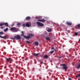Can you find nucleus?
Wrapping results in <instances>:
<instances>
[{"instance_id": "f257e3e1", "label": "nucleus", "mask_w": 80, "mask_h": 80, "mask_svg": "<svg viewBox=\"0 0 80 80\" xmlns=\"http://www.w3.org/2000/svg\"><path fill=\"white\" fill-rule=\"evenodd\" d=\"M10 30H11V31L13 32H18V29L15 27L11 28L10 29Z\"/></svg>"}, {"instance_id": "f03ea898", "label": "nucleus", "mask_w": 80, "mask_h": 80, "mask_svg": "<svg viewBox=\"0 0 80 80\" xmlns=\"http://www.w3.org/2000/svg\"><path fill=\"white\" fill-rule=\"evenodd\" d=\"M62 66L63 67L62 69L63 70H67L68 67L65 64H62Z\"/></svg>"}, {"instance_id": "7ed1b4c3", "label": "nucleus", "mask_w": 80, "mask_h": 80, "mask_svg": "<svg viewBox=\"0 0 80 80\" xmlns=\"http://www.w3.org/2000/svg\"><path fill=\"white\" fill-rule=\"evenodd\" d=\"M14 38H15L16 40H20L21 39V37L20 35H17L16 36H14Z\"/></svg>"}, {"instance_id": "20e7f679", "label": "nucleus", "mask_w": 80, "mask_h": 80, "mask_svg": "<svg viewBox=\"0 0 80 80\" xmlns=\"http://www.w3.org/2000/svg\"><path fill=\"white\" fill-rule=\"evenodd\" d=\"M36 23L38 26H40V27H43V24L41 22H37Z\"/></svg>"}, {"instance_id": "39448f33", "label": "nucleus", "mask_w": 80, "mask_h": 80, "mask_svg": "<svg viewBox=\"0 0 80 80\" xmlns=\"http://www.w3.org/2000/svg\"><path fill=\"white\" fill-rule=\"evenodd\" d=\"M38 21L40 22H45L46 21V20L43 18L42 19H38Z\"/></svg>"}, {"instance_id": "423d86ee", "label": "nucleus", "mask_w": 80, "mask_h": 80, "mask_svg": "<svg viewBox=\"0 0 80 80\" xmlns=\"http://www.w3.org/2000/svg\"><path fill=\"white\" fill-rule=\"evenodd\" d=\"M6 60L8 62H9L10 63H12V60L10 58H7Z\"/></svg>"}, {"instance_id": "0eeeda50", "label": "nucleus", "mask_w": 80, "mask_h": 80, "mask_svg": "<svg viewBox=\"0 0 80 80\" xmlns=\"http://www.w3.org/2000/svg\"><path fill=\"white\" fill-rule=\"evenodd\" d=\"M24 38H25L27 39V40H28L29 39H30L31 38L28 36H28H24Z\"/></svg>"}, {"instance_id": "6e6552de", "label": "nucleus", "mask_w": 80, "mask_h": 80, "mask_svg": "<svg viewBox=\"0 0 80 80\" xmlns=\"http://www.w3.org/2000/svg\"><path fill=\"white\" fill-rule=\"evenodd\" d=\"M26 26L27 27H30V26H31V25H30V24H29L28 23H27L26 24Z\"/></svg>"}, {"instance_id": "1a4fd4ad", "label": "nucleus", "mask_w": 80, "mask_h": 80, "mask_svg": "<svg viewBox=\"0 0 80 80\" xmlns=\"http://www.w3.org/2000/svg\"><path fill=\"white\" fill-rule=\"evenodd\" d=\"M21 37H24L25 36H24V33L23 32V31H21Z\"/></svg>"}, {"instance_id": "9d476101", "label": "nucleus", "mask_w": 80, "mask_h": 80, "mask_svg": "<svg viewBox=\"0 0 80 80\" xmlns=\"http://www.w3.org/2000/svg\"><path fill=\"white\" fill-rule=\"evenodd\" d=\"M39 53H33L32 55H33V56H35V57H37V56H38Z\"/></svg>"}, {"instance_id": "9b49d317", "label": "nucleus", "mask_w": 80, "mask_h": 80, "mask_svg": "<svg viewBox=\"0 0 80 80\" xmlns=\"http://www.w3.org/2000/svg\"><path fill=\"white\" fill-rule=\"evenodd\" d=\"M26 20H30V17H27L26 18Z\"/></svg>"}, {"instance_id": "f8f14e48", "label": "nucleus", "mask_w": 80, "mask_h": 80, "mask_svg": "<svg viewBox=\"0 0 80 80\" xmlns=\"http://www.w3.org/2000/svg\"><path fill=\"white\" fill-rule=\"evenodd\" d=\"M4 25H6L7 27H8V24L7 22L4 23Z\"/></svg>"}, {"instance_id": "ddd939ff", "label": "nucleus", "mask_w": 80, "mask_h": 80, "mask_svg": "<svg viewBox=\"0 0 80 80\" xmlns=\"http://www.w3.org/2000/svg\"><path fill=\"white\" fill-rule=\"evenodd\" d=\"M28 36L29 37H30V38L32 37H33V34H30V33H29L28 34Z\"/></svg>"}, {"instance_id": "4468645a", "label": "nucleus", "mask_w": 80, "mask_h": 80, "mask_svg": "<svg viewBox=\"0 0 80 80\" xmlns=\"http://www.w3.org/2000/svg\"><path fill=\"white\" fill-rule=\"evenodd\" d=\"M43 58H48V56L47 55H45L44 56Z\"/></svg>"}, {"instance_id": "2eb2a0df", "label": "nucleus", "mask_w": 80, "mask_h": 80, "mask_svg": "<svg viewBox=\"0 0 80 80\" xmlns=\"http://www.w3.org/2000/svg\"><path fill=\"white\" fill-rule=\"evenodd\" d=\"M0 38H4V39H6L7 38V37L6 36H4V37H2V36H0Z\"/></svg>"}, {"instance_id": "dca6fc26", "label": "nucleus", "mask_w": 80, "mask_h": 80, "mask_svg": "<svg viewBox=\"0 0 80 80\" xmlns=\"http://www.w3.org/2000/svg\"><path fill=\"white\" fill-rule=\"evenodd\" d=\"M66 23H67V24L69 25H72V23L71 22H66Z\"/></svg>"}, {"instance_id": "f3484780", "label": "nucleus", "mask_w": 80, "mask_h": 80, "mask_svg": "<svg viewBox=\"0 0 80 80\" xmlns=\"http://www.w3.org/2000/svg\"><path fill=\"white\" fill-rule=\"evenodd\" d=\"M47 31H48V32H52V29L48 28V29H47Z\"/></svg>"}, {"instance_id": "a211bd4d", "label": "nucleus", "mask_w": 80, "mask_h": 80, "mask_svg": "<svg viewBox=\"0 0 80 80\" xmlns=\"http://www.w3.org/2000/svg\"><path fill=\"white\" fill-rule=\"evenodd\" d=\"M50 37H48L46 38V40H50Z\"/></svg>"}, {"instance_id": "6ab92c4d", "label": "nucleus", "mask_w": 80, "mask_h": 80, "mask_svg": "<svg viewBox=\"0 0 80 80\" xmlns=\"http://www.w3.org/2000/svg\"><path fill=\"white\" fill-rule=\"evenodd\" d=\"M35 45H38V42L37 41L35 42Z\"/></svg>"}, {"instance_id": "aec40b11", "label": "nucleus", "mask_w": 80, "mask_h": 80, "mask_svg": "<svg viewBox=\"0 0 80 80\" xmlns=\"http://www.w3.org/2000/svg\"><path fill=\"white\" fill-rule=\"evenodd\" d=\"M8 30V28H7L6 29H4V31L5 32H7V30Z\"/></svg>"}, {"instance_id": "412c9836", "label": "nucleus", "mask_w": 80, "mask_h": 80, "mask_svg": "<svg viewBox=\"0 0 80 80\" xmlns=\"http://www.w3.org/2000/svg\"><path fill=\"white\" fill-rule=\"evenodd\" d=\"M77 27L78 28H80V24H79L77 25Z\"/></svg>"}, {"instance_id": "4be33fe9", "label": "nucleus", "mask_w": 80, "mask_h": 80, "mask_svg": "<svg viewBox=\"0 0 80 80\" xmlns=\"http://www.w3.org/2000/svg\"><path fill=\"white\" fill-rule=\"evenodd\" d=\"M3 25H4V23H2L0 24V27H2V26H3Z\"/></svg>"}, {"instance_id": "5701e85b", "label": "nucleus", "mask_w": 80, "mask_h": 80, "mask_svg": "<svg viewBox=\"0 0 80 80\" xmlns=\"http://www.w3.org/2000/svg\"><path fill=\"white\" fill-rule=\"evenodd\" d=\"M53 52H54V51L53 50H52V51H51L50 52V54H52V53H53Z\"/></svg>"}, {"instance_id": "b1692460", "label": "nucleus", "mask_w": 80, "mask_h": 80, "mask_svg": "<svg viewBox=\"0 0 80 80\" xmlns=\"http://www.w3.org/2000/svg\"><path fill=\"white\" fill-rule=\"evenodd\" d=\"M80 67V63L78 64V66L76 68H79Z\"/></svg>"}, {"instance_id": "393cba45", "label": "nucleus", "mask_w": 80, "mask_h": 80, "mask_svg": "<svg viewBox=\"0 0 80 80\" xmlns=\"http://www.w3.org/2000/svg\"><path fill=\"white\" fill-rule=\"evenodd\" d=\"M76 77H78V78H80V74H78L76 76Z\"/></svg>"}, {"instance_id": "a878e982", "label": "nucleus", "mask_w": 80, "mask_h": 80, "mask_svg": "<svg viewBox=\"0 0 80 80\" xmlns=\"http://www.w3.org/2000/svg\"><path fill=\"white\" fill-rule=\"evenodd\" d=\"M20 25H21V23H19L17 24V26H18V27H19V26H20Z\"/></svg>"}, {"instance_id": "bb28decb", "label": "nucleus", "mask_w": 80, "mask_h": 80, "mask_svg": "<svg viewBox=\"0 0 80 80\" xmlns=\"http://www.w3.org/2000/svg\"><path fill=\"white\" fill-rule=\"evenodd\" d=\"M17 69L18 68H20V67H18V66H17L16 67Z\"/></svg>"}, {"instance_id": "cd10ccee", "label": "nucleus", "mask_w": 80, "mask_h": 80, "mask_svg": "<svg viewBox=\"0 0 80 80\" xmlns=\"http://www.w3.org/2000/svg\"><path fill=\"white\" fill-rule=\"evenodd\" d=\"M0 34L1 35H3V32H0Z\"/></svg>"}, {"instance_id": "c85d7f7f", "label": "nucleus", "mask_w": 80, "mask_h": 80, "mask_svg": "<svg viewBox=\"0 0 80 80\" xmlns=\"http://www.w3.org/2000/svg\"><path fill=\"white\" fill-rule=\"evenodd\" d=\"M35 18H36V19H39V18H39V17H35Z\"/></svg>"}, {"instance_id": "c756f323", "label": "nucleus", "mask_w": 80, "mask_h": 80, "mask_svg": "<svg viewBox=\"0 0 80 80\" xmlns=\"http://www.w3.org/2000/svg\"><path fill=\"white\" fill-rule=\"evenodd\" d=\"M75 35H76V36H77V35H78V32L75 33Z\"/></svg>"}, {"instance_id": "7c9ffc66", "label": "nucleus", "mask_w": 80, "mask_h": 80, "mask_svg": "<svg viewBox=\"0 0 80 80\" xmlns=\"http://www.w3.org/2000/svg\"><path fill=\"white\" fill-rule=\"evenodd\" d=\"M22 26L23 27H25V24H22Z\"/></svg>"}, {"instance_id": "2f4dec72", "label": "nucleus", "mask_w": 80, "mask_h": 80, "mask_svg": "<svg viewBox=\"0 0 80 80\" xmlns=\"http://www.w3.org/2000/svg\"><path fill=\"white\" fill-rule=\"evenodd\" d=\"M3 73L4 74H6V73H7V72H6V71H4V72H3Z\"/></svg>"}, {"instance_id": "473e14b6", "label": "nucleus", "mask_w": 80, "mask_h": 80, "mask_svg": "<svg viewBox=\"0 0 80 80\" xmlns=\"http://www.w3.org/2000/svg\"><path fill=\"white\" fill-rule=\"evenodd\" d=\"M62 57V56H60L59 57H58V58H61Z\"/></svg>"}, {"instance_id": "72a5a7b5", "label": "nucleus", "mask_w": 80, "mask_h": 80, "mask_svg": "<svg viewBox=\"0 0 80 80\" xmlns=\"http://www.w3.org/2000/svg\"><path fill=\"white\" fill-rule=\"evenodd\" d=\"M53 77V76H51V78L50 79V80H52V78Z\"/></svg>"}, {"instance_id": "f704fd0d", "label": "nucleus", "mask_w": 80, "mask_h": 80, "mask_svg": "<svg viewBox=\"0 0 80 80\" xmlns=\"http://www.w3.org/2000/svg\"><path fill=\"white\" fill-rule=\"evenodd\" d=\"M27 43H30V42H29V41H27Z\"/></svg>"}, {"instance_id": "c9c22d12", "label": "nucleus", "mask_w": 80, "mask_h": 80, "mask_svg": "<svg viewBox=\"0 0 80 80\" xmlns=\"http://www.w3.org/2000/svg\"><path fill=\"white\" fill-rule=\"evenodd\" d=\"M48 73L49 74V76H50V75H52V73H51L50 72H49Z\"/></svg>"}, {"instance_id": "e433bc0d", "label": "nucleus", "mask_w": 80, "mask_h": 80, "mask_svg": "<svg viewBox=\"0 0 80 80\" xmlns=\"http://www.w3.org/2000/svg\"><path fill=\"white\" fill-rule=\"evenodd\" d=\"M12 39H13V40H14L15 39V38H12Z\"/></svg>"}, {"instance_id": "4c0bfd02", "label": "nucleus", "mask_w": 80, "mask_h": 80, "mask_svg": "<svg viewBox=\"0 0 80 80\" xmlns=\"http://www.w3.org/2000/svg\"><path fill=\"white\" fill-rule=\"evenodd\" d=\"M57 79H58V78H55V80H57Z\"/></svg>"}, {"instance_id": "58836bf2", "label": "nucleus", "mask_w": 80, "mask_h": 80, "mask_svg": "<svg viewBox=\"0 0 80 80\" xmlns=\"http://www.w3.org/2000/svg\"><path fill=\"white\" fill-rule=\"evenodd\" d=\"M54 52H57V50L56 49H54Z\"/></svg>"}, {"instance_id": "ea45409f", "label": "nucleus", "mask_w": 80, "mask_h": 80, "mask_svg": "<svg viewBox=\"0 0 80 80\" xmlns=\"http://www.w3.org/2000/svg\"><path fill=\"white\" fill-rule=\"evenodd\" d=\"M32 70H33V71H34V70H35V69H34V68H33L32 69Z\"/></svg>"}, {"instance_id": "a19ab883", "label": "nucleus", "mask_w": 80, "mask_h": 80, "mask_svg": "<svg viewBox=\"0 0 80 80\" xmlns=\"http://www.w3.org/2000/svg\"><path fill=\"white\" fill-rule=\"evenodd\" d=\"M69 80H72V79L71 78H69Z\"/></svg>"}, {"instance_id": "79ce46f5", "label": "nucleus", "mask_w": 80, "mask_h": 80, "mask_svg": "<svg viewBox=\"0 0 80 80\" xmlns=\"http://www.w3.org/2000/svg\"><path fill=\"white\" fill-rule=\"evenodd\" d=\"M51 49L52 50H53V49H54V48H52Z\"/></svg>"}, {"instance_id": "37998d69", "label": "nucleus", "mask_w": 80, "mask_h": 80, "mask_svg": "<svg viewBox=\"0 0 80 80\" xmlns=\"http://www.w3.org/2000/svg\"><path fill=\"white\" fill-rule=\"evenodd\" d=\"M41 64H42V63H43V62H41Z\"/></svg>"}, {"instance_id": "c03bdc74", "label": "nucleus", "mask_w": 80, "mask_h": 80, "mask_svg": "<svg viewBox=\"0 0 80 80\" xmlns=\"http://www.w3.org/2000/svg\"><path fill=\"white\" fill-rule=\"evenodd\" d=\"M7 68V66H5V67H4V68Z\"/></svg>"}, {"instance_id": "a18cd8bd", "label": "nucleus", "mask_w": 80, "mask_h": 80, "mask_svg": "<svg viewBox=\"0 0 80 80\" xmlns=\"http://www.w3.org/2000/svg\"><path fill=\"white\" fill-rule=\"evenodd\" d=\"M14 26V24H12V27H13V26Z\"/></svg>"}, {"instance_id": "49530a36", "label": "nucleus", "mask_w": 80, "mask_h": 80, "mask_svg": "<svg viewBox=\"0 0 80 80\" xmlns=\"http://www.w3.org/2000/svg\"><path fill=\"white\" fill-rule=\"evenodd\" d=\"M79 42H80V38L79 39Z\"/></svg>"}, {"instance_id": "de8ad7c7", "label": "nucleus", "mask_w": 80, "mask_h": 80, "mask_svg": "<svg viewBox=\"0 0 80 80\" xmlns=\"http://www.w3.org/2000/svg\"><path fill=\"white\" fill-rule=\"evenodd\" d=\"M11 69H12V70H13V68H11Z\"/></svg>"}, {"instance_id": "09e8293b", "label": "nucleus", "mask_w": 80, "mask_h": 80, "mask_svg": "<svg viewBox=\"0 0 80 80\" xmlns=\"http://www.w3.org/2000/svg\"><path fill=\"white\" fill-rule=\"evenodd\" d=\"M47 78H48V77H47Z\"/></svg>"}, {"instance_id": "8fccbe9b", "label": "nucleus", "mask_w": 80, "mask_h": 80, "mask_svg": "<svg viewBox=\"0 0 80 80\" xmlns=\"http://www.w3.org/2000/svg\"><path fill=\"white\" fill-rule=\"evenodd\" d=\"M22 39H23V40H24V39L23 38H22Z\"/></svg>"}, {"instance_id": "3c124183", "label": "nucleus", "mask_w": 80, "mask_h": 80, "mask_svg": "<svg viewBox=\"0 0 80 80\" xmlns=\"http://www.w3.org/2000/svg\"><path fill=\"white\" fill-rule=\"evenodd\" d=\"M0 70H2V69L1 68H0Z\"/></svg>"}, {"instance_id": "603ef678", "label": "nucleus", "mask_w": 80, "mask_h": 80, "mask_svg": "<svg viewBox=\"0 0 80 80\" xmlns=\"http://www.w3.org/2000/svg\"><path fill=\"white\" fill-rule=\"evenodd\" d=\"M0 78H2V77H0Z\"/></svg>"}, {"instance_id": "864d4df0", "label": "nucleus", "mask_w": 80, "mask_h": 80, "mask_svg": "<svg viewBox=\"0 0 80 80\" xmlns=\"http://www.w3.org/2000/svg\"><path fill=\"white\" fill-rule=\"evenodd\" d=\"M79 73H80V71H79Z\"/></svg>"}, {"instance_id": "5fc2aeb1", "label": "nucleus", "mask_w": 80, "mask_h": 80, "mask_svg": "<svg viewBox=\"0 0 80 80\" xmlns=\"http://www.w3.org/2000/svg\"><path fill=\"white\" fill-rule=\"evenodd\" d=\"M47 34L46 33V35H47Z\"/></svg>"}, {"instance_id": "6e6d98bb", "label": "nucleus", "mask_w": 80, "mask_h": 80, "mask_svg": "<svg viewBox=\"0 0 80 80\" xmlns=\"http://www.w3.org/2000/svg\"><path fill=\"white\" fill-rule=\"evenodd\" d=\"M0 35H1V34H0Z\"/></svg>"}]
</instances>
